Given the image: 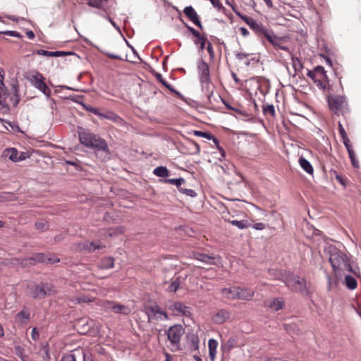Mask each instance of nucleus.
<instances>
[{"label":"nucleus","instance_id":"obj_63","mask_svg":"<svg viewBox=\"0 0 361 361\" xmlns=\"http://www.w3.org/2000/svg\"><path fill=\"white\" fill-rule=\"evenodd\" d=\"M31 336L34 341H36L39 338V332L36 327L32 329Z\"/></svg>","mask_w":361,"mask_h":361},{"label":"nucleus","instance_id":"obj_48","mask_svg":"<svg viewBox=\"0 0 361 361\" xmlns=\"http://www.w3.org/2000/svg\"><path fill=\"white\" fill-rule=\"evenodd\" d=\"M349 157L350 159L351 163L354 167L358 168L359 167V161L356 159L355 153L353 149H349L348 151Z\"/></svg>","mask_w":361,"mask_h":361},{"label":"nucleus","instance_id":"obj_7","mask_svg":"<svg viewBox=\"0 0 361 361\" xmlns=\"http://www.w3.org/2000/svg\"><path fill=\"white\" fill-rule=\"evenodd\" d=\"M185 333V329L180 324L171 326L167 332V338L175 350H179L180 338Z\"/></svg>","mask_w":361,"mask_h":361},{"label":"nucleus","instance_id":"obj_10","mask_svg":"<svg viewBox=\"0 0 361 361\" xmlns=\"http://www.w3.org/2000/svg\"><path fill=\"white\" fill-rule=\"evenodd\" d=\"M93 361L92 355L83 349H75L62 356L60 361Z\"/></svg>","mask_w":361,"mask_h":361},{"label":"nucleus","instance_id":"obj_54","mask_svg":"<svg viewBox=\"0 0 361 361\" xmlns=\"http://www.w3.org/2000/svg\"><path fill=\"white\" fill-rule=\"evenodd\" d=\"M38 55L54 57V51H49L44 49H38L36 51Z\"/></svg>","mask_w":361,"mask_h":361},{"label":"nucleus","instance_id":"obj_35","mask_svg":"<svg viewBox=\"0 0 361 361\" xmlns=\"http://www.w3.org/2000/svg\"><path fill=\"white\" fill-rule=\"evenodd\" d=\"M345 285L350 290H354L357 288V283L353 276L347 275L345 277Z\"/></svg>","mask_w":361,"mask_h":361},{"label":"nucleus","instance_id":"obj_55","mask_svg":"<svg viewBox=\"0 0 361 361\" xmlns=\"http://www.w3.org/2000/svg\"><path fill=\"white\" fill-rule=\"evenodd\" d=\"M342 140L347 151H349V149H353L352 145H350V139L348 138V136L343 137Z\"/></svg>","mask_w":361,"mask_h":361},{"label":"nucleus","instance_id":"obj_11","mask_svg":"<svg viewBox=\"0 0 361 361\" xmlns=\"http://www.w3.org/2000/svg\"><path fill=\"white\" fill-rule=\"evenodd\" d=\"M54 293L53 286L49 283L35 284L31 289V295L34 298L42 299L47 295Z\"/></svg>","mask_w":361,"mask_h":361},{"label":"nucleus","instance_id":"obj_4","mask_svg":"<svg viewBox=\"0 0 361 361\" xmlns=\"http://www.w3.org/2000/svg\"><path fill=\"white\" fill-rule=\"evenodd\" d=\"M15 260H16L22 267L32 266L39 262L54 264L60 261L59 258L56 256L48 257L43 253H36L32 257L20 260L16 259Z\"/></svg>","mask_w":361,"mask_h":361},{"label":"nucleus","instance_id":"obj_26","mask_svg":"<svg viewBox=\"0 0 361 361\" xmlns=\"http://www.w3.org/2000/svg\"><path fill=\"white\" fill-rule=\"evenodd\" d=\"M299 164L301 168L307 173L312 174L314 172L313 167L310 162L304 157H301L299 159Z\"/></svg>","mask_w":361,"mask_h":361},{"label":"nucleus","instance_id":"obj_31","mask_svg":"<svg viewBox=\"0 0 361 361\" xmlns=\"http://www.w3.org/2000/svg\"><path fill=\"white\" fill-rule=\"evenodd\" d=\"M30 312L29 309L24 308L16 314V317L21 321L22 323L26 324L30 320Z\"/></svg>","mask_w":361,"mask_h":361},{"label":"nucleus","instance_id":"obj_9","mask_svg":"<svg viewBox=\"0 0 361 361\" xmlns=\"http://www.w3.org/2000/svg\"><path fill=\"white\" fill-rule=\"evenodd\" d=\"M145 312L147 315L148 322L152 320H166L169 318L166 312L161 310L157 305L145 306Z\"/></svg>","mask_w":361,"mask_h":361},{"label":"nucleus","instance_id":"obj_17","mask_svg":"<svg viewBox=\"0 0 361 361\" xmlns=\"http://www.w3.org/2000/svg\"><path fill=\"white\" fill-rule=\"evenodd\" d=\"M106 308H109L113 310L116 314H122L128 315L130 313L131 310L129 307L124 305H115L113 302L107 301L106 305Z\"/></svg>","mask_w":361,"mask_h":361},{"label":"nucleus","instance_id":"obj_34","mask_svg":"<svg viewBox=\"0 0 361 361\" xmlns=\"http://www.w3.org/2000/svg\"><path fill=\"white\" fill-rule=\"evenodd\" d=\"M193 42L195 45L199 46V50L202 51L205 48L207 38L204 35L200 34L199 37H197L196 39H194Z\"/></svg>","mask_w":361,"mask_h":361},{"label":"nucleus","instance_id":"obj_27","mask_svg":"<svg viewBox=\"0 0 361 361\" xmlns=\"http://www.w3.org/2000/svg\"><path fill=\"white\" fill-rule=\"evenodd\" d=\"M237 293V287L224 288L221 290L222 295L229 300H235V293Z\"/></svg>","mask_w":361,"mask_h":361},{"label":"nucleus","instance_id":"obj_56","mask_svg":"<svg viewBox=\"0 0 361 361\" xmlns=\"http://www.w3.org/2000/svg\"><path fill=\"white\" fill-rule=\"evenodd\" d=\"M85 108L87 111H90V112H92V114H94V115L99 116V114L100 113V111H99V109L93 107V106H85Z\"/></svg>","mask_w":361,"mask_h":361},{"label":"nucleus","instance_id":"obj_22","mask_svg":"<svg viewBox=\"0 0 361 361\" xmlns=\"http://www.w3.org/2000/svg\"><path fill=\"white\" fill-rule=\"evenodd\" d=\"M154 76L157 80L160 82L164 86H165L170 92L174 93L180 98L182 97V94L178 91L176 90L171 84L166 81L161 73H155Z\"/></svg>","mask_w":361,"mask_h":361},{"label":"nucleus","instance_id":"obj_32","mask_svg":"<svg viewBox=\"0 0 361 361\" xmlns=\"http://www.w3.org/2000/svg\"><path fill=\"white\" fill-rule=\"evenodd\" d=\"M99 117L100 118H105V119H108V120L113 121L115 122H118L121 120L120 116H118L117 114H116L115 113H114L112 111H108V112H106L105 114L100 112L99 114Z\"/></svg>","mask_w":361,"mask_h":361},{"label":"nucleus","instance_id":"obj_30","mask_svg":"<svg viewBox=\"0 0 361 361\" xmlns=\"http://www.w3.org/2000/svg\"><path fill=\"white\" fill-rule=\"evenodd\" d=\"M307 76L310 78L317 85V86L319 87L320 89L326 88V84H324V82H322L321 80H319V77H317V75L315 74L314 70L308 71Z\"/></svg>","mask_w":361,"mask_h":361},{"label":"nucleus","instance_id":"obj_52","mask_svg":"<svg viewBox=\"0 0 361 361\" xmlns=\"http://www.w3.org/2000/svg\"><path fill=\"white\" fill-rule=\"evenodd\" d=\"M211 140L214 142V145H216V147H217V149H219V151L221 152V155L223 157L225 156V151L224 150V149L219 145V140L215 137L214 135H213V138H211Z\"/></svg>","mask_w":361,"mask_h":361},{"label":"nucleus","instance_id":"obj_33","mask_svg":"<svg viewBox=\"0 0 361 361\" xmlns=\"http://www.w3.org/2000/svg\"><path fill=\"white\" fill-rule=\"evenodd\" d=\"M238 16L252 30L257 25V22L254 18L243 15L240 13H236Z\"/></svg>","mask_w":361,"mask_h":361},{"label":"nucleus","instance_id":"obj_28","mask_svg":"<svg viewBox=\"0 0 361 361\" xmlns=\"http://www.w3.org/2000/svg\"><path fill=\"white\" fill-rule=\"evenodd\" d=\"M4 155L14 162L18 161V152L16 148L6 149L4 151Z\"/></svg>","mask_w":361,"mask_h":361},{"label":"nucleus","instance_id":"obj_44","mask_svg":"<svg viewBox=\"0 0 361 361\" xmlns=\"http://www.w3.org/2000/svg\"><path fill=\"white\" fill-rule=\"evenodd\" d=\"M164 181L167 183L175 185L178 188H180V186L181 185V184L185 182V179L183 178L166 179Z\"/></svg>","mask_w":361,"mask_h":361},{"label":"nucleus","instance_id":"obj_19","mask_svg":"<svg viewBox=\"0 0 361 361\" xmlns=\"http://www.w3.org/2000/svg\"><path fill=\"white\" fill-rule=\"evenodd\" d=\"M197 71L199 74L200 81L210 79L209 66L204 61L201 60L198 62Z\"/></svg>","mask_w":361,"mask_h":361},{"label":"nucleus","instance_id":"obj_59","mask_svg":"<svg viewBox=\"0 0 361 361\" xmlns=\"http://www.w3.org/2000/svg\"><path fill=\"white\" fill-rule=\"evenodd\" d=\"M338 128L339 134L341 137L348 136L343 125L341 124V123L340 121L338 122Z\"/></svg>","mask_w":361,"mask_h":361},{"label":"nucleus","instance_id":"obj_13","mask_svg":"<svg viewBox=\"0 0 361 361\" xmlns=\"http://www.w3.org/2000/svg\"><path fill=\"white\" fill-rule=\"evenodd\" d=\"M78 135L79 140L82 145L85 147H88L91 144L92 141L96 137L95 134H93L90 130L85 129L82 127L78 128Z\"/></svg>","mask_w":361,"mask_h":361},{"label":"nucleus","instance_id":"obj_43","mask_svg":"<svg viewBox=\"0 0 361 361\" xmlns=\"http://www.w3.org/2000/svg\"><path fill=\"white\" fill-rule=\"evenodd\" d=\"M24 350L20 345L15 347V353L17 356H18L22 361H29V357L27 355H24Z\"/></svg>","mask_w":361,"mask_h":361},{"label":"nucleus","instance_id":"obj_20","mask_svg":"<svg viewBox=\"0 0 361 361\" xmlns=\"http://www.w3.org/2000/svg\"><path fill=\"white\" fill-rule=\"evenodd\" d=\"M235 295L236 299L249 300L253 297L254 292L250 289L237 287Z\"/></svg>","mask_w":361,"mask_h":361},{"label":"nucleus","instance_id":"obj_16","mask_svg":"<svg viewBox=\"0 0 361 361\" xmlns=\"http://www.w3.org/2000/svg\"><path fill=\"white\" fill-rule=\"evenodd\" d=\"M170 310L185 317H190L192 315L190 308L180 302H173L170 306Z\"/></svg>","mask_w":361,"mask_h":361},{"label":"nucleus","instance_id":"obj_6","mask_svg":"<svg viewBox=\"0 0 361 361\" xmlns=\"http://www.w3.org/2000/svg\"><path fill=\"white\" fill-rule=\"evenodd\" d=\"M87 147L94 148L95 154L101 160L105 161L109 159V149L107 142L105 140L101 138L99 136L96 135L93 139L91 144Z\"/></svg>","mask_w":361,"mask_h":361},{"label":"nucleus","instance_id":"obj_57","mask_svg":"<svg viewBox=\"0 0 361 361\" xmlns=\"http://www.w3.org/2000/svg\"><path fill=\"white\" fill-rule=\"evenodd\" d=\"M185 27L188 28V30L192 34V35L195 37H199L200 35V32H198L197 30L193 28L192 27L188 25L185 23Z\"/></svg>","mask_w":361,"mask_h":361},{"label":"nucleus","instance_id":"obj_61","mask_svg":"<svg viewBox=\"0 0 361 361\" xmlns=\"http://www.w3.org/2000/svg\"><path fill=\"white\" fill-rule=\"evenodd\" d=\"M4 71L3 68H0V90L5 88V85L4 83Z\"/></svg>","mask_w":361,"mask_h":361},{"label":"nucleus","instance_id":"obj_46","mask_svg":"<svg viewBox=\"0 0 361 361\" xmlns=\"http://www.w3.org/2000/svg\"><path fill=\"white\" fill-rule=\"evenodd\" d=\"M292 63L295 71H300L303 68V65L298 58L293 57Z\"/></svg>","mask_w":361,"mask_h":361},{"label":"nucleus","instance_id":"obj_62","mask_svg":"<svg viewBox=\"0 0 361 361\" xmlns=\"http://www.w3.org/2000/svg\"><path fill=\"white\" fill-rule=\"evenodd\" d=\"M211 4H212V6L215 8H217L218 9H221L223 6L222 4L220 3L219 0H209Z\"/></svg>","mask_w":361,"mask_h":361},{"label":"nucleus","instance_id":"obj_25","mask_svg":"<svg viewBox=\"0 0 361 361\" xmlns=\"http://www.w3.org/2000/svg\"><path fill=\"white\" fill-rule=\"evenodd\" d=\"M99 269H111L114 267V259L111 257H104L98 265Z\"/></svg>","mask_w":361,"mask_h":361},{"label":"nucleus","instance_id":"obj_42","mask_svg":"<svg viewBox=\"0 0 361 361\" xmlns=\"http://www.w3.org/2000/svg\"><path fill=\"white\" fill-rule=\"evenodd\" d=\"M230 222L233 226H235L240 229L246 228L250 226V224L248 223V221H245V220H241V221L232 220Z\"/></svg>","mask_w":361,"mask_h":361},{"label":"nucleus","instance_id":"obj_15","mask_svg":"<svg viewBox=\"0 0 361 361\" xmlns=\"http://www.w3.org/2000/svg\"><path fill=\"white\" fill-rule=\"evenodd\" d=\"M183 13L195 25H196L201 30L203 29V26L201 21L200 20L198 15L192 6H188L185 7Z\"/></svg>","mask_w":361,"mask_h":361},{"label":"nucleus","instance_id":"obj_21","mask_svg":"<svg viewBox=\"0 0 361 361\" xmlns=\"http://www.w3.org/2000/svg\"><path fill=\"white\" fill-rule=\"evenodd\" d=\"M230 317V313L226 310H219L213 317V320L216 324H221L224 323Z\"/></svg>","mask_w":361,"mask_h":361},{"label":"nucleus","instance_id":"obj_18","mask_svg":"<svg viewBox=\"0 0 361 361\" xmlns=\"http://www.w3.org/2000/svg\"><path fill=\"white\" fill-rule=\"evenodd\" d=\"M201 83V88L202 92L207 95L209 102H211L212 97L214 96V85L211 81V78L208 80H203L200 81Z\"/></svg>","mask_w":361,"mask_h":361},{"label":"nucleus","instance_id":"obj_12","mask_svg":"<svg viewBox=\"0 0 361 361\" xmlns=\"http://www.w3.org/2000/svg\"><path fill=\"white\" fill-rule=\"evenodd\" d=\"M192 257L207 264L212 265L217 264L219 260L220 259L219 257H216L214 255H209L201 252H194L192 254Z\"/></svg>","mask_w":361,"mask_h":361},{"label":"nucleus","instance_id":"obj_58","mask_svg":"<svg viewBox=\"0 0 361 361\" xmlns=\"http://www.w3.org/2000/svg\"><path fill=\"white\" fill-rule=\"evenodd\" d=\"M185 27L188 28V30L192 34V35L195 37H199L200 35V32H198L197 30L193 28L192 27L188 25L185 23Z\"/></svg>","mask_w":361,"mask_h":361},{"label":"nucleus","instance_id":"obj_24","mask_svg":"<svg viewBox=\"0 0 361 361\" xmlns=\"http://www.w3.org/2000/svg\"><path fill=\"white\" fill-rule=\"evenodd\" d=\"M252 30L258 35V37L266 38L271 30L264 27L262 23H258Z\"/></svg>","mask_w":361,"mask_h":361},{"label":"nucleus","instance_id":"obj_2","mask_svg":"<svg viewBox=\"0 0 361 361\" xmlns=\"http://www.w3.org/2000/svg\"><path fill=\"white\" fill-rule=\"evenodd\" d=\"M11 88L13 95L10 96L8 93L6 87L0 90V111L3 113H7L9 111L10 105L16 107L18 104L20 100V94L19 92V85L16 79H13L11 81Z\"/></svg>","mask_w":361,"mask_h":361},{"label":"nucleus","instance_id":"obj_50","mask_svg":"<svg viewBox=\"0 0 361 361\" xmlns=\"http://www.w3.org/2000/svg\"><path fill=\"white\" fill-rule=\"evenodd\" d=\"M0 34H3V35L11 36V37H15L18 39H21L23 37V35L17 31H11V30L0 31Z\"/></svg>","mask_w":361,"mask_h":361},{"label":"nucleus","instance_id":"obj_36","mask_svg":"<svg viewBox=\"0 0 361 361\" xmlns=\"http://www.w3.org/2000/svg\"><path fill=\"white\" fill-rule=\"evenodd\" d=\"M70 300L74 304H80L82 302L88 303L92 301L90 298L85 295H81L77 297L73 296L70 298Z\"/></svg>","mask_w":361,"mask_h":361},{"label":"nucleus","instance_id":"obj_8","mask_svg":"<svg viewBox=\"0 0 361 361\" xmlns=\"http://www.w3.org/2000/svg\"><path fill=\"white\" fill-rule=\"evenodd\" d=\"M30 83L33 87L42 92L47 97L51 95V90L45 83V78L38 71H35L30 77Z\"/></svg>","mask_w":361,"mask_h":361},{"label":"nucleus","instance_id":"obj_3","mask_svg":"<svg viewBox=\"0 0 361 361\" xmlns=\"http://www.w3.org/2000/svg\"><path fill=\"white\" fill-rule=\"evenodd\" d=\"M329 109L337 115L349 112L346 97L341 95H330L327 97Z\"/></svg>","mask_w":361,"mask_h":361},{"label":"nucleus","instance_id":"obj_40","mask_svg":"<svg viewBox=\"0 0 361 361\" xmlns=\"http://www.w3.org/2000/svg\"><path fill=\"white\" fill-rule=\"evenodd\" d=\"M180 286V278L177 277L176 279L173 280L171 284L169 286L167 290L169 292H176Z\"/></svg>","mask_w":361,"mask_h":361},{"label":"nucleus","instance_id":"obj_1","mask_svg":"<svg viewBox=\"0 0 361 361\" xmlns=\"http://www.w3.org/2000/svg\"><path fill=\"white\" fill-rule=\"evenodd\" d=\"M324 252L328 255L329 262L334 271H347L355 274V271L350 264V258L346 253L333 245L326 246L324 248Z\"/></svg>","mask_w":361,"mask_h":361},{"label":"nucleus","instance_id":"obj_29","mask_svg":"<svg viewBox=\"0 0 361 361\" xmlns=\"http://www.w3.org/2000/svg\"><path fill=\"white\" fill-rule=\"evenodd\" d=\"M284 306V301L282 298H274L270 303L269 304V307L273 309L275 311H278L281 310Z\"/></svg>","mask_w":361,"mask_h":361},{"label":"nucleus","instance_id":"obj_38","mask_svg":"<svg viewBox=\"0 0 361 361\" xmlns=\"http://www.w3.org/2000/svg\"><path fill=\"white\" fill-rule=\"evenodd\" d=\"M284 329L291 336L298 334L299 329L295 324H284Z\"/></svg>","mask_w":361,"mask_h":361},{"label":"nucleus","instance_id":"obj_49","mask_svg":"<svg viewBox=\"0 0 361 361\" xmlns=\"http://www.w3.org/2000/svg\"><path fill=\"white\" fill-rule=\"evenodd\" d=\"M102 246H101L98 243H86V245L84 246V248L87 250L89 252H94L96 250H98L99 248H101Z\"/></svg>","mask_w":361,"mask_h":361},{"label":"nucleus","instance_id":"obj_23","mask_svg":"<svg viewBox=\"0 0 361 361\" xmlns=\"http://www.w3.org/2000/svg\"><path fill=\"white\" fill-rule=\"evenodd\" d=\"M209 346V355L210 359L213 361L215 359L216 355V348L218 346V342L213 338H211L208 341Z\"/></svg>","mask_w":361,"mask_h":361},{"label":"nucleus","instance_id":"obj_60","mask_svg":"<svg viewBox=\"0 0 361 361\" xmlns=\"http://www.w3.org/2000/svg\"><path fill=\"white\" fill-rule=\"evenodd\" d=\"M207 50L209 54L210 58L213 59L214 57L215 54H214L213 47L209 42H208V44L207 46Z\"/></svg>","mask_w":361,"mask_h":361},{"label":"nucleus","instance_id":"obj_41","mask_svg":"<svg viewBox=\"0 0 361 361\" xmlns=\"http://www.w3.org/2000/svg\"><path fill=\"white\" fill-rule=\"evenodd\" d=\"M262 111L264 115H270L272 117H274L276 115L275 109L273 104L263 105Z\"/></svg>","mask_w":361,"mask_h":361},{"label":"nucleus","instance_id":"obj_37","mask_svg":"<svg viewBox=\"0 0 361 361\" xmlns=\"http://www.w3.org/2000/svg\"><path fill=\"white\" fill-rule=\"evenodd\" d=\"M153 173L158 177L166 178L169 176V171L165 166H158L154 169Z\"/></svg>","mask_w":361,"mask_h":361},{"label":"nucleus","instance_id":"obj_53","mask_svg":"<svg viewBox=\"0 0 361 361\" xmlns=\"http://www.w3.org/2000/svg\"><path fill=\"white\" fill-rule=\"evenodd\" d=\"M191 344L194 350H197L199 348V338L197 336L192 335Z\"/></svg>","mask_w":361,"mask_h":361},{"label":"nucleus","instance_id":"obj_51","mask_svg":"<svg viewBox=\"0 0 361 361\" xmlns=\"http://www.w3.org/2000/svg\"><path fill=\"white\" fill-rule=\"evenodd\" d=\"M178 190L181 193H183V194H185L188 196H190L191 197H194L197 195L196 192L192 189H186V188H179Z\"/></svg>","mask_w":361,"mask_h":361},{"label":"nucleus","instance_id":"obj_45","mask_svg":"<svg viewBox=\"0 0 361 361\" xmlns=\"http://www.w3.org/2000/svg\"><path fill=\"white\" fill-rule=\"evenodd\" d=\"M35 227L37 230L46 231L49 228V223L45 220H40L35 222Z\"/></svg>","mask_w":361,"mask_h":361},{"label":"nucleus","instance_id":"obj_14","mask_svg":"<svg viewBox=\"0 0 361 361\" xmlns=\"http://www.w3.org/2000/svg\"><path fill=\"white\" fill-rule=\"evenodd\" d=\"M266 39L275 47L283 51H288V48L283 46L282 44L284 41L283 37L276 36L274 32L271 30L266 37Z\"/></svg>","mask_w":361,"mask_h":361},{"label":"nucleus","instance_id":"obj_47","mask_svg":"<svg viewBox=\"0 0 361 361\" xmlns=\"http://www.w3.org/2000/svg\"><path fill=\"white\" fill-rule=\"evenodd\" d=\"M193 134L195 136L204 137V138H206L207 140H211V138H213V135L212 133H210L209 132H204V131H200V130H194L193 131Z\"/></svg>","mask_w":361,"mask_h":361},{"label":"nucleus","instance_id":"obj_64","mask_svg":"<svg viewBox=\"0 0 361 361\" xmlns=\"http://www.w3.org/2000/svg\"><path fill=\"white\" fill-rule=\"evenodd\" d=\"M235 56L238 60H243V59L248 57L249 54L238 52L235 54Z\"/></svg>","mask_w":361,"mask_h":361},{"label":"nucleus","instance_id":"obj_39","mask_svg":"<svg viewBox=\"0 0 361 361\" xmlns=\"http://www.w3.org/2000/svg\"><path fill=\"white\" fill-rule=\"evenodd\" d=\"M313 70L314 71V73L317 75V76L319 77V80H321L322 82L326 79V71L324 67L321 66H317Z\"/></svg>","mask_w":361,"mask_h":361},{"label":"nucleus","instance_id":"obj_5","mask_svg":"<svg viewBox=\"0 0 361 361\" xmlns=\"http://www.w3.org/2000/svg\"><path fill=\"white\" fill-rule=\"evenodd\" d=\"M284 282L286 286L295 292H300L304 295L309 293L307 282L304 278L289 274L285 279Z\"/></svg>","mask_w":361,"mask_h":361}]
</instances>
